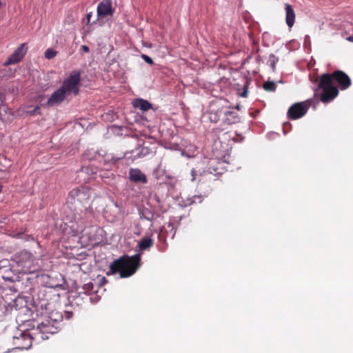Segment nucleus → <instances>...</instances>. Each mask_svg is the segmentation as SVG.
Masks as SVG:
<instances>
[{"label":"nucleus","instance_id":"obj_1","mask_svg":"<svg viewBox=\"0 0 353 353\" xmlns=\"http://www.w3.org/2000/svg\"><path fill=\"white\" fill-rule=\"evenodd\" d=\"M337 83L341 90H345L351 85L350 77L342 71H336L333 74H323L320 78L319 88L322 93L321 100L327 103L333 100L339 94L334 83Z\"/></svg>","mask_w":353,"mask_h":353},{"label":"nucleus","instance_id":"obj_2","mask_svg":"<svg viewBox=\"0 0 353 353\" xmlns=\"http://www.w3.org/2000/svg\"><path fill=\"white\" fill-rule=\"evenodd\" d=\"M80 83V73L73 71L70 76L63 81L61 88L55 90L47 101L48 106H55L61 104L69 95H77L79 92Z\"/></svg>","mask_w":353,"mask_h":353},{"label":"nucleus","instance_id":"obj_3","mask_svg":"<svg viewBox=\"0 0 353 353\" xmlns=\"http://www.w3.org/2000/svg\"><path fill=\"white\" fill-rule=\"evenodd\" d=\"M140 254L132 256H123L113 261L110 268L112 274L119 272L120 278H127L134 274L140 265Z\"/></svg>","mask_w":353,"mask_h":353},{"label":"nucleus","instance_id":"obj_4","mask_svg":"<svg viewBox=\"0 0 353 353\" xmlns=\"http://www.w3.org/2000/svg\"><path fill=\"white\" fill-rule=\"evenodd\" d=\"M13 260L19 270L24 274L34 273L39 269L38 260L28 251L23 250L14 254Z\"/></svg>","mask_w":353,"mask_h":353},{"label":"nucleus","instance_id":"obj_5","mask_svg":"<svg viewBox=\"0 0 353 353\" xmlns=\"http://www.w3.org/2000/svg\"><path fill=\"white\" fill-rule=\"evenodd\" d=\"M36 333V338H41L43 340L48 339L49 338L48 334H52L57 332V327L54 323L50 321L46 320V321H41L38 324L36 330H33Z\"/></svg>","mask_w":353,"mask_h":353},{"label":"nucleus","instance_id":"obj_6","mask_svg":"<svg viewBox=\"0 0 353 353\" xmlns=\"http://www.w3.org/2000/svg\"><path fill=\"white\" fill-rule=\"evenodd\" d=\"M32 335L36 336V333L33 331H23L20 332V336H13L14 343L17 345L19 349H28L32 345V340L34 339Z\"/></svg>","mask_w":353,"mask_h":353},{"label":"nucleus","instance_id":"obj_7","mask_svg":"<svg viewBox=\"0 0 353 353\" xmlns=\"http://www.w3.org/2000/svg\"><path fill=\"white\" fill-rule=\"evenodd\" d=\"M309 107L310 104L306 101L296 103L289 108L288 116L291 119H299L306 114Z\"/></svg>","mask_w":353,"mask_h":353},{"label":"nucleus","instance_id":"obj_8","mask_svg":"<svg viewBox=\"0 0 353 353\" xmlns=\"http://www.w3.org/2000/svg\"><path fill=\"white\" fill-rule=\"evenodd\" d=\"M114 10L111 0H103L97 6V16L99 19L112 17Z\"/></svg>","mask_w":353,"mask_h":353},{"label":"nucleus","instance_id":"obj_9","mask_svg":"<svg viewBox=\"0 0 353 353\" xmlns=\"http://www.w3.org/2000/svg\"><path fill=\"white\" fill-rule=\"evenodd\" d=\"M28 47L26 43H22L14 52L8 58L4 63L5 65H9L19 63L22 60L27 52Z\"/></svg>","mask_w":353,"mask_h":353},{"label":"nucleus","instance_id":"obj_10","mask_svg":"<svg viewBox=\"0 0 353 353\" xmlns=\"http://www.w3.org/2000/svg\"><path fill=\"white\" fill-rule=\"evenodd\" d=\"M208 114V118L211 122L217 123L223 114H224V111L219 102H214L212 103L210 110Z\"/></svg>","mask_w":353,"mask_h":353},{"label":"nucleus","instance_id":"obj_11","mask_svg":"<svg viewBox=\"0 0 353 353\" xmlns=\"http://www.w3.org/2000/svg\"><path fill=\"white\" fill-rule=\"evenodd\" d=\"M129 179L134 183H147V177L139 169L130 168L129 170Z\"/></svg>","mask_w":353,"mask_h":353},{"label":"nucleus","instance_id":"obj_12","mask_svg":"<svg viewBox=\"0 0 353 353\" xmlns=\"http://www.w3.org/2000/svg\"><path fill=\"white\" fill-rule=\"evenodd\" d=\"M285 22L288 28L290 29L294 24L295 21V12L291 5L289 3L285 4Z\"/></svg>","mask_w":353,"mask_h":353},{"label":"nucleus","instance_id":"obj_13","mask_svg":"<svg viewBox=\"0 0 353 353\" xmlns=\"http://www.w3.org/2000/svg\"><path fill=\"white\" fill-rule=\"evenodd\" d=\"M132 105L134 108L143 111H147L152 108V104L147 100L139 98L133 101Z\"/></svg>","mask_w":353,"mask_h":353},{"label":"nucleus","instance_id":"obj_14","mask_svg":"<svg viewBox=\"0 0 353 353\" xmlns=\"http://www.w3.org/2000/svg\"><path fill=\"white\" fill-rule=\"evenodd\" d=\"M225 119L223 122L228 125H231L235 123H237L239 121V119L237 114L232 111H225L224 112Z\"/></svg>","mask_w":353,"mask_h":353},{"label":"nucleus","instance_id":"obj_15","mask_svg":"<svg viewBox=\"0 0 353 353\" xmlns=\"http://www.w3.org/2000/svg\"><path fill=\"white\" fill-rule=\"evenodd\" d=\"M48 321H50L51 323H54L61 321L63 319L62 314L57 311H52L49 314H48Z\"/></svg>","mask_w":353,"mask_h":353},{"label":"nucleus","instance_id":"obj_16","mask_svg":"<svg viewBox=\"0 0 353 353\" xmlns=\"http://www.w3.org/2000/svg\"><path fill=\"white\" fill-rule=\"evenodd\" d=\"M153 244L150 238H143L139 243V247L141 250H146Z\"/></svg>","mask_w":353,"mask_h":353},{"label":"nucleus","instance_id":"obj_17","mask_svg":"<svg viewBox=\"0 0 353 353\" xmlns=\"http://www.w3.org/2000/svg\"><path fill=\"white\" fill-rule=\"evenodd\" d=\"M57 54V52L52 48H48L45 52V57L47 59H51L54 58Z\"/></svg>","mask_w":353,"mask_h":353},{"label":"nucleus","instance_id":"obj_18","mask_svg":"<svg viewBox=\"0 0 353 353\" xmlns=\"http://www.w3.org/2000/svg\"><path fill=\"white\" fill-rule=\"evenodd\" d=\"M263 88L267 91H274L276 89V85L274 82H266L263 84Z\"/></svg>","mask_w":353,"mask_h":353},{"label":"nucleus","instance_id":"obj_19","mask_svg":"<svg viewBox=\"0 0 353 353\" xmlns=\"http://www.w3.org/2000/svg\"><path fill=\"white\" fill-rule=\"evenodd\" d=\"M141 58L148 64L152 65L154 63L153 60L146 54H141Z\"/></svg>","mask_w":353,"mask_h":353},{"label":"nucleus","instance_id":"obj_20","mask_svg":"<svg viewBox=\"0 0 353 353\" xmlns=\"http://www.w3.org/2000/svg\"><path fill=\"white\" fill-rule=\"evenodd\" d=\"M242 97H246L248 95V88L247 85H244V90L243 92L240 94Z\"/></svg>","mask_w":353,"mask_h":353},{"label":"nucleus","instance_id":"obj_21","mask_svg":"<svg viewBox=\"0 0 353 353\" xmlns=\"http://www.w3.org/2000/svg\"><path fill=\"white\" fill-rule=\"evenodd\" d=\"M191 175H192V181H194L196 179V171L194 170V169H192L191 170Z\"/></svg>","mask_w":353,"mask_h":353},{"label":"nucleus","instance_id":"obj_22","mask_svg":"<svg viewBox=\"0 0 353 353\" xmlns=\"http://www.w3.org/2000/svg\"><path fill=\"white\" fill-rule=\"evenodd\" d=\"M181 155L184 156V157H187L188 158H191V157H193L194 156V154H188L184 150L181 151Z\"/></svg>","mask_w":353,"mask_h":353},{"label":"nucleus","instance_id":"obj_23","mask_svg":"<svg viewBox=\"0 0 353 353\" xmlns=\"http://www.w3.org/2000/svg\"><path fill=\"white\" fill-rule=\"evenodd\" d=\"M6 109H7V108L4 107V106H2V107L0 108V119L1 120L3 119V116H2V111H5L6 112Z\"/></svg>","mask_w":353,"mask_h":353},{"label":"nucleus","instance_id":"obj_24","mask_svg":"<svg viewBox=\"0 0 353 353\" xmlns=\"http://www.w3.org/2000/svg\"><path fill=\"white\" fill-rule=\"evenodd\" d=\"M39 110H40L39 107L37 106L32 111L30 112V114H35L38 113Z\"/></svg>","mask_w":353,"mask_h":353},{"label":"nucleus","instance_id":"obj_25","mask_svg":"<svg viewBox=\"0 0 353 353\" xmlns=\"http://www.w3.org/2000/svg\"><path fill=\"white\" fill-rule=\"evenodd\" d=\"M81 48L84 52H88L90 51L89 48L87 46H81Z\"/></svg>","mask_w":353,"mask_h":353},{"label":"nucleus","instance_id":"obj_26","mask_svg":"<svg viewBox=\"0 0 353 353\" xmlns=\"http://www.w3.org/2000/svg\"><path fill=\"white\" fill-rule=\"evenodd\" d=\"M196 200H198L199 202H201V199H200V197L198 196H194V200L191 202L192 203H196Z\"/></svg>","mask_w":353,"mask_h":353},{"label":"nucleus","instance_id":"obj_27","mask_svg":"<svg viewBox=\"0 0 353 353\" xmlns=\"http://www.w3.org/2000/svg\"><path fill=\"white\" fill-rule=\"evenodd\" d=\"M347 41L353 42V36H350L347 38Z\"/></svg>","mask_w":353,"mask_h":353},{"label":"nucleus","instance_id":"obj_28","mask_svg":"<svg viewBox=\"0 0 353 353\" xmlns=\"http://www.w3.org/2000/svg\"><path fill=\"white\" fill-rule=\"evenodd\" d=\"M91 16H92L91 13H89L87 14V19H88V21H90Z\"/></svg>","mask_w":353,"mask_h":353},{"label":"nucleus","instance_id":"obj_29","mask_svg":"<svg viewBox=\"0 0 353 353\" xmlns=\"http://www.w3.org/2000/svg\"><path fill=\"white\" fill-rule=\"evenodd\" d=\"M272 67L273 69L274 68V67H275V63H272Z\"/></svg>","mask_w":353,"mask_h":353},{"label":"nucleus","instance_id":"obj_30","mask_svg":"<svg viewBox=\"0 0 353 353\" xmlns=\"http://www.w3.org/2000/svg\"><path fill=\"white\" fill-rule=\"evenodd\" d=\"M21 235V234H17V235H13L14 236H17V237H19Z\"/></svg>","mask_w":353,"mask_h":353},{"label":"nucleus","instance_id":"obj_31","mask_svg":"<svg viewBox=\"0 0 353 353\" xmlns=\"http://www.w3.org/2000/svg\"><path fill=\"white\" fill-rule=\"evenodd\" d=\"M119 159H114V162H116Z\"/></svg>","mask_w":353,"mask_h":353}]
</instances>
